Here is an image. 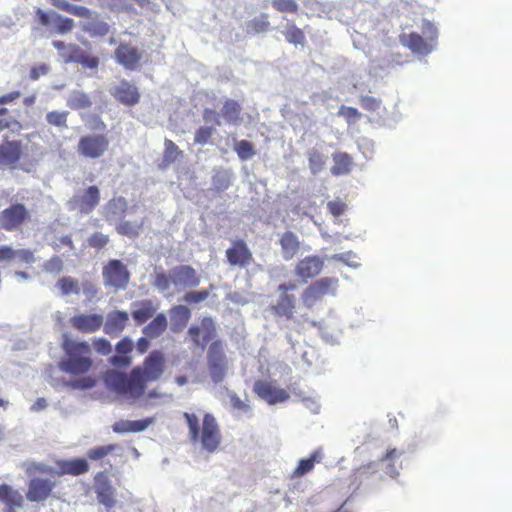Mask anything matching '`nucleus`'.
Here are the masks:
<instances>
[{
  "label": "nucleus",
  "instance_id": "1",
  "mask_svg": "<svg viewBox=\"0 0 512 512\" xmlns=\"http://www.w3.org/2000/svg\"><path fill=\"white\" fill-rule=\"evenodd\" d=\"M164 369V354L154 350L145 358L142 366L134 367L129 375L113 370L106 373L105 381L117 394L129 399H138L145 393L147 383L157 381Z\"/></svg>",
  "mask_w": 512,
  "mask_h": 512
},
{
  "label": "nucleus",
  "instance_id": "2",
  "mask_svg": "<svg viewBox=\"0 0 512 512\" xmlns=\"http://www.w3.org/2000/svg\"><path fill=\"white\" fill-rule=\"evenodd\" d=\"M183 417L188 426L191 442H200L203 450L208 453H214L218 450L222 435L219 424L212 414L206 413L203 416L201 426L196 414L184 412Z\"/></svg>",
  "mask_w": 512,
  "mask_h": 512
},
{
  "label": "nucleus",
  "instance_id": "3",
  "mask_svg": "<svg viewBox=\"0 0 512 512\" xmlns=\"http://www.w3.org/2000/svg\"><path fill=\"white\" fill-rule=\"evenodd\" d=\"M62 349L67 356L59 364L62 371L78 375L90 370L93 361L90 357L91 348L87 342L74 341L65 335L62 341Z\"/></svg>",
  "mask_w": 512,
  "mask_h": 512
},
{
  "label": "nucleus",
  "instance_id": "4",
  "mask_svg": "<svg viewBox=\"0 0 512 512\" xmlns=\"http://www.w3.org/2000/svg\"><path fill=\"white\" fill-rule=\"evenodd\" d=\"M422 35L411 32L402 34L400 41L412 53L426 56L430 54L436 46L438 31L433 23L424 20L421 26Z\"/></svg>",
  "mask_w": 512,
  "mask_h": 512
},
{
  "label": "nucleus",
  "instance_id": "5",
  "mask_svg": "<svg viewBox=\"0 0 512 512\" xmlns=\"http://www.w3.org/2000/svg\"><path fill=\"white\" fill-rule=\"evenodd\" d=\"M32 221L30 209L21 202H13L0 212V230L20 232Z\"/></svg>",
  "mask_w": 512,
  "mask_h": 512
},
{
  "label": "nucleus",
  "instance_id": "6",
  "mask_svg": "<svg viewBox=\"0 0 512 512\" xmlns=\"http://www.w3.org/2000/svg\"><path fill=\"white\" fill-rule=\"evenodd\" d=\"M228 363L223 341L219 339L212 341L207 350V366L214 383L224 380L228 371Z\"/></svg>",
  "mask_w": 512,
  "mask_h": 512
},
{
  "label": "nucleus",
  "instance_id": "7",
  "mask_svg": "<svg viewBox=\"0 0 512 512\" xmlns=\"http://www.w3.org/2000/svg\"><path fill=\"white\" fill-rule=\"evenodd\" d=\"M297 289L295 282L282 283L277 287L279 296L274 304L270 305V310L276 317L291 320L294 318L297 297L292 291Z\"/></svg>",
  "mask_w": 512,
  "mask_h": 512
},
{
  "label": "nucleus",
  "instance_id": "8",
  "mask_svg": "<svg viewBox=\"0 0 512 512\" xmlns=\"http://www.w3.org/2000/svg\"><path fill=\"white\" fill-rule=\"evenodd\" d=\"M338 286L335 277H322L308 285L301 294L303 305L311 309L327 295H334Z\"/></svg>",
  "mask_w": 512,
  "mask_h": 512
},
{
  "label": "nucleus",
  "instance_id": "9",
  "mask_svg": "<svg viewBox=\"0 0 512 512\" xmlns=\"http://www.w3.org/2000/svg\"><path fill=\"white\" fill-rule=\"evenodd\" d=\"M104 284L115 290H122L128 286L130 273L127 267L118 259L107 262L102 270Z\"/></svg>",
  "mask_w": 512,
  "mask_h": 512
},
{
  "label": "nucleus",
  "instance_id": "10",
  "mask_svg": "<svg viewBox=\"0 0 512 512\" xmlns=\"http://www.w3.org/2000/svg\"><path fill=\"white\" fill-rule=\"evenodd\" d=\"M109 140L103 134L82 136L77 144V152L91 159L100 158L108 150Z\"/></svg>",
  "mask_w": 512,
  "mask_h": 512
},
{
  "label": "nucleus",
  "instance_id": "11",
  "mask_svg": "<svg viewBox=\"0 0 512 512\" xmlns=\"http://www.w3.org/2000/svg\"><path fill=\"white\" fill-rule=\"evenodd\" d=\"M24 155L22 141L4 138L0 144V167L15 169L24 158Z\"/></svg>",
  "mask_w": 512,
  "mask_h": 512
},
{
  "label": "nucleus",
  "instance_id": "12",
  "mask_svg": "<svg viewBox=\"0 0 512 512\" xmlns=\"http://www.w3.org/2000/svg\"><path fill=\"white\" fill-rule=\"evenodd\" d=\"M114 57L118 64L127 70H136L142 59V52L131 42H122L114 51Z\"/></svg>",
  "mask_w": 512,
  "mask_h": 512
},
{
  "label": "nucleus",
  "instance_id": "13",
  "mask_svg": "<svg viewBox=\"0 0 512 512\" xmlns=\"http://www.w3.org/2000/svg\"><path fill=\"white\" fill-rule=\"evenodd\" d=\"M100 202V190L97 186L92 185L76 193L70 203L72 206L83 214L91 213Z\"/></svg>",
  "mask_w": 512,
  "mask_h": 512
},
{
  "label": "nucleus",
  "instance_id": "14",
  "mask_svg": "<svg viewBox=\"0 0 512 512\" xmlns=\"http://www.w3.org/2000/svg\"><path fill=\"white\" fill-rule=\"evenodd\" d=\"M56 483L49 478L35 477L29 481L26 498L30 502L46 501L53 493Z\"/></svg>",
  "mask_w": 512,
  "mask_h": 512
},
{
  "label": "nucleus",
  "instance_id": "15",
  "mask_svg": "<svg viewBox=\"0 0 512 512\" xmlns=\"http://www.w3.org/2000/svg\"><path fill=\"white\" fill-rule=\"evenodd\" d=\"M113 98L124 106H134L140 102L139 89L129 81L122 79L111 90Z\"/></svg>",
  "mask_w": 512,
  "mask_h": 512
},
{
  "label": "nucleus",
  "instance_id": "16",
  "mask_svg": "<svg viewBox=\"0 0 512 512\" xmlns=\"http://www.w3.org/2000/svg\"><path fill=\"white\" fill-rule=\"evenodd\" d=\"M254 392L269 404L285 402L289 399V393L282 388H278L273 383L258 380L254 384Z\"/></svg>",
  "mask_w": 512,
  "mask_h": 512
},
{
  "label": "nucleus",
  "instance_id": "17",
  "mask_svg": "<svg viewBox=\"0 0 512 512\" xmlns=\"http://www.w3.org/2000/svg\"><path fill=\"white\" fill-rule=\"evenodd\" d=\"M226 258L231 266L246 267L253 262V255L247 243L238 239L226 250Z\"/></svg>",
  "mask_w": 512,
  "mask_h": 512
},
{
  "label": "nucleus",
  "instance_id": "18",
  "mask_svg": "<svg viewBox=\"0 0 512 512\" xmlns=\"http://www.w3.org/2000/svg\"><path fill=\"white\" fill-rule=\"evenodd\" d=\"M324 267L323 260L316 255L306 256L297 262L295 266V275L303 282L314 278L322 271Z\"/></svg>",
  "mask_w": 512,
  "mask_h": 512
},
{
  "label": "nucleus",
  "instance_id": "19",
  "mask_svg": "<svg viewBox=\"0 0 512 512\" xmlns=\"http://www.w3.org/2000/svg\"><path fill=\"white\" fill-rule=\"evenodd\" d=\"M95 493L99 503L106 508H113L116 504L115 489L109 478L102 472L95 476Z\"/></svg>",
  "mask_w": 512,
  "mask_h": 512
},
{
  "label": "nucleus",
  "instance_id": "20",
  "mask_svg": "<svg viewBox=\"0 0 512 512\" xmlns=\"http://www.w3.org/2000/svg\"><path fill=\"white\" fill-rule=\"evenodd\" d=\"M129 323V314L126 311L113 310L106 316L103 322V331L111 337L119 336Z\"/></svg>",
  "mask_w": 512,
  "mask_h": 512
},
{
  "label": "nucleus",
  "instance_id": "21",
  "mask_svg": "<svg viewBox=\"0 0 512 512\" xmlns=\"http://www.w3.org/2000/svg\"><path fill=\"white\" fill-rule=\"evenodd\" d=\"M171 281L174 286L196 287L200 283V277L190 265H179L171 270Z\"/></svg>",
  "mask_w": 512,
  "mask_h": 512
},
{
  "label": "nucleus",
  "instance_id": "22",
  "mask_svg": "<svg viewBox=\"0 0 512 512\" xmlns=\"http://www.w3.org/2000/svg\"><path fill=\"white\" fill-rule=\"evenodd\" d=\"M57 470L54 472L58 476L71 475L79 476L89 471V463L85 458L63 459L56 461Z\"/></svg>",
  "mask_w": 512,
  "mask_h": 512
},
{
  "label": "nucleus",
  "instance_id": "23",
  "mask_svg": "<svg viewBox=\"0 0 512 512\" xmlns=\"http://www.w3.org/2000/svg\"><path fill=\"white\" fill-rule=\"evenodd\" d=\"M71 326L82 333H94L103 325V316L100 314H79L70 319Z\"/></svg>",
  "mask_w": 512,
  "mask_h": 512
},
{
  "label": "nucleus",
  "instance_id": "24",
  "mask_svg": "<svg viewBox=\"0 0 512 512\" xmlns=\"http://www.w3.org/2000/svg\"><path fill=\"white\" fill-rule=\"evenodd\" d=\"M155 422L154 417H147L141 420H118L112 425V430L117 434L138 433L146 430Z\"/></svg>",
  "mask_w": 512,
  "mask_h": 512
},
{
  "label": "nucleus",
  "instance_id": "25",
  "mask_svg": "<svg viewBox=\"0 0 512 512\" xmlns=\"http://www.w3.org/2000/svg\"><path fill=\"white\" fill-rule=\"evenodd\" d=\"M132 318L137 325L146 323L152 318L157 310V306L150 299H144L132 303Z\"/></svg>",
  "mask_w": 512,
  "mask_h": 512
},
{
  "label": "nucleus",
  "instance_id": "26",
  "mask_svg": "<svg viewBox=\"0 0 512 512\" xmlns=\"http://www.w3.org/2000/svg\"><path fill=\"white\" fill-rule=\"evenodd\" d=\"M279 244L286 261L293 259L300 251L299 237L292 231H285L279 238Z\"/></svg>",
  "mask_w": 512,
  "mask_h": 512
},
{
  "label": "nucleus",
  "instance_id": "27",
  "mask_svg": "<svg viewBox=\"0 0 512 512\" xmlns=\"http://www.w3.org/2000/svg\"><path fill=\"white\" fill-rule=\"evenodd\" d=\"M134 347L133 341L128 338L124 337L122 338L117 344H116V352L119 355L112 356L110 358V362L113 366L117 367H126L131 364V358L128 356L130 352H132Z\"/></svg>",
  "mask_w": 512,
  "mask_h": 512
},
{
  "label": "nucleus",
  "instance_id": "28",
  "mask_svg": "<svg viewBox=\"0 0 512 512\" xmlns=\"http://www.w3.org/2000/svg\"><path fill=\"white\" fill-rule=\"evenodd\" d=\"M323 454L320 449L313 451L308 458L300 459L291 477L300 478L314 469L316 463H320Z\"/></svg>",
  "mask_w": 512,
  "mask_h": 512
},
{
  "label": "nucleus",
  "instance_id": "29",
  "mask_svg": "<svg viewBox=\"0 0 512 512\" xmlns=\"http://www.w3.org/2000/svg\"><path fill=\"white\" fill-rule=\"evenodd\" d=\"M167 325L168 322L165 314L159 313L146 326H144L142 332L148 338L155 339L165 332Z\"/></svg>",
  "mask_w": 512,
  "mask_h": 512
},
{
  "label": "nucleus",
  "instance_id": "30",
  "mask_svg": "<svg viewBox=\"0 0 512 512\" xmlns=\"http://www.w3.org/2000/svg\"><path fill=\"white\" fill-rule=\"evenodd\" d=\"M191 312L184 305L173 306L170 310V318L172 322V330L177 332L182 330L188 323Z\"/></svg>",
  "mask_w": 512,
  "mask_h": 512
},
{
  "label": "nucleus",
  "instance_id": "31",
  "mask_svg": "<svg viewBox=\"0 0 512 512\" xmlns=\"http://www.w3.org/2000/svg\"><path fill=\"white\" fill-rule=\"evenodd\" d=\"M334 165L331 167V173L335 176L350 173L353 165L352 157L346 152H337L333 154Z\"/></svg>",
  "mask_w": 512,
  "mask_h": 512
},
{
  "label": "nucleus",
  "instance_id": "32",
  "mask_svg": "<svg viewBox=\"0 0 512 512\" xmlns=\"http://www.w3.org/2000/svg\"><path fill=\"white\" fill-rule=\"evenodd\" d=\"M270 27L269 15L266 13H261L245 24L247 35L266 33L270 30Z\"/></svg>",
  "mask_w": 512,
  "mask_h": 512
},
{
  "label": "nucleus",
  "instance_id": "33",
  "mask_svg": "<svg viewBox=\"0 0 512 512\" xmlns=\"http://www.w3.org/2000/svg\"><path fill=\"white\" fill-rule=\"evenodd\" d=\"M282 33L289 44L304 46L307 42L304 31L297 27L293 21L286 23L285 30Z\"/></svg>",
  "mask_w": 512,
  "mask_h": 512
},
{
  "label": "nucleus",
  "instance_id": "34",
  "mask_svg": "<svg viewBox=\"0 0 512 512\" xmlns=\"http://www.w3.org/2000/svg\"><path fill=\"white\" fill-rule=\"evenodd\" d=\"M0 501L4 502L10 508L21 507L23 503L22 495L7 484L0 485Z\"/></svg>",
  "mask_w": 512,
  "mask_h": 512
},
{
  "label": "nucleus",
  "instance_id": "35",
  "mask_svg": "<svg viewBox=\"0 0 512 512\" xmlns=\"http://www.w3.org/2000/svg\"><path fill=\"white\" fill-rule=\"evenodd\" d=\"M81 29L91 37H104L110 31V26L103 20L92 19L81 25Z\"/></svg>",
  "mask_w": 512,
  "mask_h": 512
},
{
  "label": "nucleus",
  "instance_id": "36",
  "mask_svg": "<svg viewBox=\"0 0 512 512\" xmlns=\"http://www.w3.org/2000/svg\"><path fill=\"white\" fill-rule=\"evenodd\" d=\"M51 4L59 10L77 17L91 18L92 12L85 6L71 5L65 0H50Z\"/></svg>",
  "mask_w": 512,
  "mask_h": 512
},
{
  "label": "nucleus",
  "instance_id": "37",
  "mask_svg": "<svg viewBox=\"0 0 512 512\" xmlns=\"http://www.w3.org/2000/svg\"><path fill=\"white\" fill-rule=\"evenodd\" d=\"M241 110V106L237 101L228 99L223 104L221 115L226 122L236 124L240 120Z\"/></svg>",
  "mask_w": 512,
  "mask_h": 512
},
{
  "label": "nucleus",
  "instance_id": "38",
  "mask_svg": "<svg viewBox=\"0 0 512 512\" xmlns=\"http://www.w3.org/2000/svg\"><path fill=\"white\" fill-rule=\"evenodd\" d=\"M91 105L90 97L82 91H72L67 99V106L72 110L87 109Z\"/></svg>",
  "mask_w": 512,
  "mask_h": 512
},
{
  "label": "nucleus",
  "instance_id": "39",
  "mask_svg": "<svg viewBox=\"0 0 512 512\" xmlns=\"http://www.w3.org/2000/svg\"><path fill=\"white\" fill-rule=\"evenodd\" d=\"M308 165L311 173L317 175L320 173L326 164L325 156L317 149L312 148L307 152Z\"/></svg>",
  "mask_w": 512,
  "mask_h": 512
},
{
  "label": "nucleus",
  "instance_id": "40",
  "mask_svg": "<svg viewBox=\"0 0 512 512\" xmlns=\"http://www.w3.org/2000/svg\"><path fill=\"white\" fill-rule=\"evenodd\" d=\"M142 227V222L123 220L116 226V231L122 236H126L128 238H136L139 236Z\"/></svg>",
  "mask_w": 512,
  "mask_h": 512
},
{
  "label": "nucleus",
  "instance_id": "41",
  "mask_svg": "<svg viewBox=\"0 0 512 512\" xmlns=\"http://www.w3.org/2000/svg\"><path fill=\"white\" fill-rule=\"evenodd\" d=\"M183 151L170 139L164 141L163 164L168 166L182 157Z\"/></svg>",
  "mask_w": 512,
  "mask_h": 512
},
{
  "label": "nucleus",
  "instance_id": "42",
  "mask_svg": "<svg viewBox=\"0 0 512 512\" xmlns=\"http://www.w3.org/2000/svg\"><path fill=\"white\" fill-rule=\"evenodd\" d=\"M234 150L242 161L249 160L256 154L254 145L248 140L235 142Z\"/></svg>",
  "mask_w": 512,
  "mask_h": 512
},
{
  "label": "nucleus",
  "instance_id": "43",
  "mask_svg": "<svg viewBox=\"0 0 512 512\" xmlns=\"http://www.w3.org/2000/svg\"><path fill=\"white\" fill-rule=\"evenodd\" d=\"M68 111H50L46 114V121L48 124L58 127L67 128Z\"/></svg>",
  "mask_w": 512,
  "mask_h": 512
},
{
  "label": "nucleus",
  "instance_id": "44",
  "mask_svg": "<svg viewBox=\"0 0 512 512\" xmlns=\"http://www.w3.org/2000/svg\"><path fill=\"white\" fill-rule=\"evenodd\" d=\"M118 448L117 444H109L104 446H97L87 451V457L90 460L97 461L105 458Z\"/></svg>",
  "mask_w": 512,
  "mask_h": 512
},
{
  "label": "nucleus",
  "instance_id": "45",
  "mask_svg": "<svg viewBox=\"0 0 512 512\" xmlns=\"http://www.w3.org/2000/svg\"><path fill=\"white\" fill-rule=\"evenodd\" d=\"M88 52L76 44H69L67 47V54L64 55L65 63H78L80 64Z\"/></svg>",
  "mask_w": 512,
  "mask_h": 512
},
{
  "label": "nucleus",
  "instance_id": "46",
  "mask_svg": "<svg viewBox=\"0 0 512 512\" xmlns=\"http://www.w3.org/2000/svg\"><path fill=\"white\" fill-rule=\"evenodd\" d=\"M272 7L280 13L297 14L299 11L296 0H272Z\"/></svg>",
  "mask_w": 512,
  "mask_h": 512
},
{
  "label": "nucleus",
  "instance_id": "47",
  "mask_svg": "<svg viewBox=\"0 0 512 512\" xmlns=\"http://www.w3.org/2000/svg\"><path fill=\"white\" fill-rule=\"evenodd\" d=\"M201 328L204 332L201 347H204L209 341L216 337L217 331L214 321L208 317L202 319Z\"/></svg>",
  "mask_w": 512,
  "mask_h": 512
},
{
  "label": "nucleus",
  "instance_id": "48",
  "mask_svg": "<svg viewBox=\"0 0 512 512\" xmlns=\"http://www.w3.org/2000/svg\"><path fill=\"white\" fill-rule=\"evenodd\" d=\"M57 286L64 295L79 293L78 281L68 276L60 278L57 282Z\"/></svg>",
  "mask_w": 512,
  "mask_h": 512
},
{
  "label": "nucleus",
  "instance_id": "49",
  "mask_svg": "<svg viewBox=\"0 0 512 512\" xmlns=\"http://www.w3.org/2000/svg\"><path fill=\"white\" fill-rule=\"evenodd\" d=\"M23 128L22 123L17 120L14 116L8 115L0 117V132L4 130H10L12 132H19Z\"/></svg>",
  "mask_w": 512,
  "mask_h": 512
},
{
  "label": "nucleus",
  "instance_id": "50",
  "mask_svg": "<svg viewBox=\"0 0 512 512\" xmlns=\"http://www.w3.org/2000/svg\"><path fill=\"white\" fill-rule=\"evenodd\" d=\"M214 134V128L209 126H201L195 131L194 143L205 145L210 142Z\"/></svg>",
  "mask_w": 512,
  "mask_h": 512
},
{
  "label": "nucleus",
  "instance_id": "51",
  "mask_svg": "<svg viewBox=\"0 0 512 512\" xmlns=\"http://www.w3.org/2000/svg\"><path fill=\"white\" fill-rule=\"evenodd\" d=\"M338 115L342 116L348 124L356 123L362 116L356 108L345 105L339 108Z\"/></svg>",
  "mask_w": 512,
  "mask_h": 512
},
{
  "label": "nucleus",
  "instance_id": "52",
  "mask_svg": "<svg viewBox=\"0 0 512 512\" xmlns=\"http://www.w3.org/2000/svg\"><path fill=\"white\" fill-rule=\"evenodd\" d=\"M109 243V236L95 232L88 238V245L97 250L103 249Z\"/></svg>",
  "mask_w": 512,
  "mask_h": 512
},
{
  "label": "nucleus",
  "instance_id": "53",
  "mask_svg": "<svg viewBox=\"0 0 512 512\" xmlns=\"http://www.w3.org/2000/svg\"><path fill=\"white\" fill-rule=\"evenodd\" d=\"M361 106L369 112H377L382 106V101L373 96H362L360 98Z\"/></svg>",
  "mask_w": 512,
  "mask_h": 512
},
{
  "label": "nucleus",
  "instance_id": "54",
  "mask_svg": "<svg viewBox=\"0 0 512 512\" xmlns=\"http://www.w3.org/2000/svg\"><path fill=\"white\" fill-rule=\"evenodd\" d=\"M54 22L57 32L61 34L70 32L74 27L73 19L61 15H56Z\"/></svg>",
  "mask_w": 512,
  "mask_h": 512
},
{
  "label": "nucleus",
  "instance_id": "55",
  "mask_svg": "<svg viewBox=\"0 0 512 512\" xmlns=\"http://www.w3.org/2000/svg\"><path fill=\"white\" fill-rule=\"evenodd\" d=\"M172 284L171 275L168 276L165 272L161 271L155 274L153 285L160 291H166Z\"/></svg>",
  "mask_w": 512,
  "mask_h": 512
},
{
  "label": "nucleus",
  "instance_id": "56",
  "mask_svg": "<svg viewBox=\"0 0 512 512\" xmlns=\"http://www.w3.org/2000/svg\"><path fill=\"white\" fill-rule=\"evenodd\" d=\"M96 385V379L93 377H83L76 380H73L70 383V386L74 389L86 390L94 387Z\"/></svg>",
  "mask_w": 512,
  "mask_h": 512
},
{
  "label": "nucleus",
  "instance_id": "57",
  "mask_svg": "<svg viewBox=\"0 0 512 512\" xmlns=\"http://www.w3.org/2000/svg\"><path fill=\"white\" fill-rule=\"evenodd\" d=\"M17 259L21 263L31 264L35 262L34 253L30 249H14V260Z\"/></svg>",
  "mask_w": 512,
  "mask_h": 512
},
{
  "label": "nucleus",
  "instance_id": "58",
  "mask_svg": "<svg viewBox=\"0 0 512 512\" xmlns=\"http://www.w3.org/2000/svg\"><path fill=\"white\" fill-rule=\"evenodd\" d=\"M327 209L334 217H339L346 211L347 205L341 200H333L327 203Z\"/></svg>",
  "mask_w": 512,
  "mask_h": 512
},
{
  "label": "nucleus",
  "instance_id": "59",
  "mask_svg": "<svg viewBox=\"0 0 512 512\" xmlns=\"http://www.w3.org/2000/svg\"><path fill=\"white\" fill-rule=\"evenodd\" d=\"M209 296V292L207 290L200 291H190L185 294L184 300L187 303H199L206 300Z\"/></svg>",
  "mask_w": 512,
  "mask_h": 512
},
{
  "label": "nucleus",
  "instance_id": "60",
  "mask_svg": "<svg viewBox=\"0 0 512 512\" xmlns=\"http://www.w3.org/2000/svg\"><path fill=\"white\" fill-rule=\"evenodd\" d=\"M93 346L96 352L101 355H109L112 352V346L110 342L105 338H97L93 341Z\"/></svg>",
  "mask_w": 512,
  "mask_h": 512
},
{
  "label": "nucleus",
  "instance_id": "61",
  "mask_svg": "<svg viewBox=\"0 0 512 512\" xmlns=\"http://www.w3.org/2000/svg\"><path fill=\"white\" fill-rule=\"evenodd\" d=\"M63 268V261L60 257L54 256L45 263L48 272L59 273Z\"/></svg>",
  "mask_w": 512,
  "mask_h": 512
},
{
  "label": "nucleus",
  "instance_id": "62",
  "mask_svg": "<svg viewBox=\"0 0 512 512\" xmlns=\"http://www.w3.org/2000/svg\"><path fill=\"white\" fill-rule=\"evenodd\" d=\"M49 67L46 64H40L37 66H33L30 70V79L37 80L39 77L46 75L48 73Z\"/></svg>",
  "mask_w": 512,
  "mask_h": 512
},
{
  "label": "nucleus",
  "instance_id": "63",
  "mask_svg": "<svg viewBox=\"0 0 512 512\" xmlns=\"http://www.w3.org/2000/svg\"><path fill=\"white\" fill-rule=\"evenodd\" d=\"M84 68L96 69L99 66V58L94 55L87 53L80 63Z\"/></svg>",
  "mask_w": 512,
  "mask_h": 512
},
{
  "label": "nucleus",
  "instance_id": "64",
  "mask_svg": "<svg viewBox=\"0 0 512 512\" xmlns=\"http://www.w3.org/2000/svg\"><path fill=\"white\" fill-rule=\"evenodd\" d=\"M201 326L192 325L188 329V335L190 336L195 346H201L202 340L200 339Z\"/></svg>",
  "mask_w": 512,
  "mask_h": 512
}]
</instances>
